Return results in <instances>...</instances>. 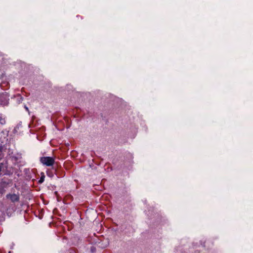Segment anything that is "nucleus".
<instances>
[{
    "label": "nucleus",
    "instance_id": "4",
    "mask_svg": "<svg viewBox=\"0 0 253 253\" xmlns=\"http://www.w3.org/2000/svg\"><path fill=\"white\" fill-rule=\"evenodd\" d=\"M9 184L7 179L5 177L0 179V186L7 188Z\"/></svg>",
    "mask_w": 253,
    "mask_h": 253
},
{
    "label": "nucleus",
    "instance_id": "7",
    "mask_svg": "<svg viewBox=\"0 0 253 253\" xmlns=\"http://www.w3.org/2000/svg\"><path fill=\"white\" fill-rule=\"evenodd\" d=\"M5 188H6L4 187L0 186V194L1 195H3V194L5 193V192L6 191V190L5 189Z\"/></svg>",
    "mask_w": 253,
    "mask_h": 253
},
{
    "label": "nucleus",
    "instance_id": "1",
    "mask_svg": "<svg viewBox=\"0 0 253 253\" xmlns=\"http://www.w3.org/2000/svg\"><path fill=\"white\" fill-rule=\"evenodd\" d=\"M40 162L47 167L52 166L55 162V159L51 157H42L40 159Z\"/></svg>",
    "mask_w": 253,
    "mask_h": 253
},
{
    "label": "nucleus",
    "instance_id": "6",
    "mask_svg": "<svg viewBox=\"0 0 253 253\" xmlns=\"http://www.w3.org/2000/svg\"><path fill=\"white\" fill-rule=\"evenodd\" d=\"M67 253H78V250L74 248H70L67 251Z\"/></svg>",
    "mask_w": 253,
    "mask_h": 253
},
{
    "label": "nucleus",
    "instance_id": "2",
    "mask_svg": "<svg viewBox=\"0 0 253 253\" xmlns=\"http://www.w3.org/2000/svg\"><path fill=\"white\" fill-rule=\"evenodd\" d=\"M7 199L9 200L13 203L19 202L20 201V196L19 194L9 193L6 195Z\"/></svg>",
    "mask_w": 253,
    "mask_h": 253
},
{
    "label": "nucleus",
    "instance_id": "11",
    "mask_svg": "<svg viewBox=\"0 0 253 253\" xmlns=\"http://www.w3.org/2000/svg\"><path fill=\"white\" fill-rule=\"evenodd\" d=\"M91 251L93 252V251H94V249H93L92 248H91Z\"/></svg>",
    "mask_w": 253,
    "mask_h": 253
},
{
    "label": "nucleus",
    "instance_id": "13",
    "mask_svg": "<svg viewBox=\"0 0 253 253\" xmlns=\"http://www.w3.org/2000/svg\"><path fill=\"white\" fill-rule=\"evenodd\" d=\"M25 108H26V110H28V109L27 107H25Z\"/></svg>",
    "mask_w": 253,
    "mask_h": 253
},
{
    "label": "nucleus",
    "instance_id": "5",
    "mask_svg": "<svg viewBox=\"0 0 253 253\" xmlns=\"http://www.w3.org/2000/svg\"><path fill=\"white\" fill-rule=\"evenodd\" d=\"M45 175L43 172L41 173V176L40 179L39 180L38 183L40 184H42L44 180Z\"/></svg>",
    "mask_w": 253,
    "mask_h": 253
},
{
    "label": "nucleus",
    "instance_id": "8",
    "mask_svg": "<svg viewBox=\"0 0 253 253\" xmlns=\"http://www.w3.org/2000/svg\"><path fill=\"white\" fill-rule=\"evenodd\" d=\"M4 169V164L2 163H0V177L2 175L1 171Z\"/></svg>",
    "mask_w": 253,
    "mask_h": 253
},
{
    "label": "nucleus",
    "instance_id": "9",
    "mask_svg": "<svg viewBox=\"0 0 253 253\" xmlns=\"http://www.w3.org/2000/svg\"><path fill=\"white\" fill-rule=\"evenodd\" d=\"M0 123L1 125H4L5 124V121L4 118H2V117L1 116V115L0 114Z\"/></svg>",
    "mask_w": 253,
    "mask_h": 253
},
{
    "label": "nucleus",
    "instance_id": "10",
    "mask_svg": "<svg viewBox=\"0 0 253 253\" xmlns=\"http://www.w3.org/2000/svg\"><path fill=\"white\" fill-rule=\"evenodd\" d=\"M19 97L20 98V99H22V97L20 96H19Z\"/></svg>",
    "mask_w": 253,
    "mask_h": 253
},
{
    "label": "nucleus",
    "instance_id": "12",
    "mask_svg": "<svg viewBox=\"0 0 253 253\" xmlns=\"http://www.w3.org/2000/svg\"><path fill=\"white\" fill-rule=\"evenodd\" d=\"M91 251L93 252V251H94V249H93L92 248H91Z\"/></svg>",
    "mask_w": 253,
    "mask_h": 253
},
{
    "label": "nucleus",
    "instance_id": "3",
    "mask_svg": "<svg viewBox=\"0 0 253 253\" xmlns=\"http://www.w3.org/2000/svg\"><path fill=\"white\" fill-rule=\"evenodd\" d=\"M8 96L6 94H0V105L2 106L7 105L8 104Z\"/></svg>",
    "mask_w": 253,
    "mask_h": 253
}]
</instances>
